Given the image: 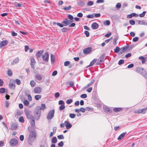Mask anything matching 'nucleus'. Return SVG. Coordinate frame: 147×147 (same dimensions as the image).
<instances>
[{"mask_svg":"<svg viewBox=\"0 0 147 147\" xmlns=\"http://www.w3.org/2000/svg\"><path fill=\"white\" fill-rule=\"evenodd\" d=\"M28 129L29 133L28 141L29 144H31L34 140L35 138L36 137V134L35 131L34 130H32L30 127H28Z\"/></svg>","mask_w":147,"mask_h":147,"instance_id":"f257e3e1","label":"nucleus"},{"mask_svg":"<svg viewBox=\"0 0 147 147\" xmlns=\"http://www.w3.org/2000/svg\"><path fill=\"white\" fill-rule=\"evenodd\" d=\"M41 111L39 106H37L34 111V116L35 119L37 120L39 119L41 115Z\"/></svg>","mask_w":147,"mask_h":147,"instance_id":"f03ea898","label":"nucleus"},{"mask_svg":"<svg viewBox=\"0 0 147 147\" xmlns=\"http://www.w3.org/2000/svg\"><path fill=\"white\" fill-rule=\"evenodd\" d=\"M136 71L142 75L146 78H147V73L146 71L142 68L138 67L136 68Z\"/></svg>","mask_w":147,"mask_h":147,"instance_id":"7ed1b4c3","label":"nucleus"},{"mask_svg":"<svg viewBox=\"0 0 147 147\" xmlns=\"http://www.w3.org/2000/svg\"><path fill=\"white\" fill-rule=\"evenodd\" d=\"M106 59L105 54L103 53L99 57L97 61V64H100L101 63L103 62Z\"/></svg>","mask_w":147,"mask_h":147,"instance_id":"20e7f679","label":"nucleus"},{"mask_svg":"<svg viewBox=\"0 0 147 147\" xmlns=\"http://www.w3.org/2000/svg\"><path fill=\"white\" fill-rule=\"evenodd\" d=\"M55 113L54 109L50 111L48 113L47 116V119L48 120L51 119L54 117Z\"/></svg>","mask_w":147,"mask_h":147,"instance_id":"39448f33","label":"nucleus"},{"mask_svg":"<svg viewBox=\"0 0 147 147\" xmlns=\"http://www.w3.org/2000/svg\"><path fill=\"white\" fill-rule=\"evenodd\" d=\"M25 114L26 115L27 118L28 119H33L34 117L31 115V111L28 110H26L25 111Z\"/></svg>","mask_w":147,"mask_h":147,"instance_id":"423d86ee","label":"nucleus"},{"mask_svg":"<svg viewBox=\"0 0 147 147\" xmlns=\"http://www.w3.org/2000/svg\"><path fill=\"white\" fill-rule=\"evenodd\" d=\"M18 144V140L15 138H12L11 139L9 142L10 145L12 146H16Z\"/></svg>","mask_w":147,"mask_h":147,"instance_id":"0eeeda50","label":"nucleus"},{"mask_svg":"<svg viewBox=\"0 0 147 147\" xmlns=\"http://www.w3.org/2000/svg\"><path fill=\"white\" fill-rule=\"evenodd\" d=\"M42 58L43 61L47 62L49 61V55L48 53L46 52L42 55Z\"/></svg>","mask_w":147,"mask_h":147,"instance_id":"6e6552de","label":"nucleus"},{"mask_svg":"<svg viewBox=\"0 0 147 147\" xmlns=\"http://www.w3.org/2000/svg\"><path fill=\"white\" fill-rule=\"evenodd\" d=\"M72 22V21L68 20L67 18H65L62 22V24L64 26H66L69 25Z\"/></svg>","mask_w":147,"mask_h":147,"instance_id":"1a4fd4ad","label":"nucleus"},{"mask_svg":"<svg viewBox=\"0 0 147 147\" xmlns=\"http://www.w3.org/2000/svg\"><path fill=\"white\" fill-rule=\"evenodd\" d=\"M7 43V41L6 40H5L2 41L0 43V48H1L3 47L6 46Z\"/></svg>","mask_w":147,"mask_h":147,"instance_id":"9d476101","label":"nucleus"},{"mask_svg":"<svg viewBox=\"0 0 147 147\" xmlns=\"http://www.w3.org/2000/svg\"><path fill=\"white\" fill-rule=\"evenodd\" d=\"M92 51V49L90 47H88L83 50V52L85 54H88Z\"/></svg>","mask_w":147,"mask_h":147,"instance_id":"9b49d317","label":"nucleus"},{"mask_svg":"<svg viewBox=\"0 0 147 147\" xmlns=\"http://www.w3.org/2000/svg\"><path fill=\"white\" fill-rule=\"evenodd\" d=\"M41 91V88L40 87H37L35 88L34 90V92L36 94H39Z\"/></svg>","mask_w":147,"mask_h":147,"instance_id":"f8f14e48","label":"nucleus"},{"mask_svg":"<svg viewBox=\"0 0 147 147\" xmlns=\"http://www.w3.org/2000/svg\"><path fill=\"white\" fill-rule=\"evenodd\" d=\"M30 119V124L31 125V127H31L32 129V128L34 129L35 127L34 118V117L33 118V119Z\"/></svg>","mask_w":147,"mask_h":147,"instance_id":"ddd939ff","label":"nucleus"},{"mask_svg":"<svg viewBox=\"0 0 147 147\" xmlns=\"http://www.w3.org/2000/svg\"><path fill=\"white\" fill-rule=\"evenodd\" d=\"M64 125L66 126V128L69 129L72 127V125L69 122L67 121H65L64 122Z\"/></svg>","mask_w":147,"mask_h":147,"instance_id":"4468645a","label":"nucleus"},{"mask_svg":"<svg viewBox=\"0 0 147 147\" xmlns=\"http://www.w3.org/2000/svg\"><path fill=\"white\" fill-rule=\"evenodd\" d=\"M104 111L105 112L108 113H111L112 112V110L110 109L109 107H103Z\"/></svg>","mask_w":147,"mask_h":147,"instance_id":"2eb2a0df","label":"nucleus"},{"mask_svg":"<svg viewBox=\"0 0 147 147\" xmlns=\"http://www.w3.org/2000/svg\"><path fill=\"white\" fill-rule=\"evenodd\" d=\"M31 60V67L33 69L34 68V65L36 63V61L35 59L33 57H32L30 59Z\"/></svg>","mask_w":147,"mask_h":147,"instance_id":"dca6fc26","label":"nucleus"},{"mask_svg":"<svg viewBox=\"0 0 147 147\" xmlns=\"http://www.w3.org/2000/svg\"><path fill=\"white\" fill-rule=\"evenodd\" d=\"M85 4V1L83 0H80L77 2V5L78 6L81 7L84 6Z\"/></svg>","mask_w":147,"mask_h":147,"instance_id":"f3484780","label":"nucleus"},{"mask_svg":"<svg viewBox=\"0 0 147 147\" xmlns=\"http://www.w3.org/2000/svg\"><path fill=\"white\" fill-rule=\"evenodd\" d=\"M43 52V50H40L36 53V56L38 59L42 55Z\"/></svg>","mask_w":147,"mask_h":147,"instance_id":"a211bd4d","label":"nucleus"},{"mask_svg":"<svg viewBox=\"0 0 147 147\" xmlns=\"http://www.w3.org/2000/svg\"><path fill=\"white\" fill-rule=\"evenodd\" d=\"M9 87L11 89L13 90L15 88V86L14 84V83L10 82L9 84Z\"/></svg>","mask_w":147,"mask_h":147,"instance_id":"6ab92c4d","label":"nucleus"},{"mask_svg":"<svg viewBox=\"0 0 147 147\" xmlns=\"http://www.w3.org/2000/svg\"><path fill=\"white\" fill-rule=\"evenodd\" d=\"M92 28L93 29H96L98 27V24L96 23H93L92 24Z\"/></svg>","mask_w":147,"mask_h":147,"instance_id":"aec40b11","label":"nucleus"},{"mask_svg":"<svg viewBox=\"0 0 147 147\" xmlns=\"http://www.w3.org/2000/svg\"><path fill=\"white\" fill-rule=\"evenodd\" d=\"M19 61V59L18 57H17L15 58L13 61L11 62V64L12 65H14L15 64L17 63H18Z\"/></svg>","mask_w":147,"mask_h":147,"instance_id":"412c9836","label":"nucleus"},{"mask_svg":"<svg viewBox=\"0 0 147 147\" xmlns=\"http://www.w3.org/2000/svg\"><path fill=\"white\" fill-rule=\"evenodd\" d=\"M126 134V132H124L121 134L118 138L117 139L119 140H121L123 138Z\"/></svg>","mask_w":147,"mask_h":147,"instance_id":"4be33fe9","label":"nucleus"},{"mask_svg":"<svg viewBox=\"0 0 147 147\" xmlns=\"http://www.w3.org/2000/svg\"><path fill=\"white\" fill-rule=\"evenodd\" d=\"M147 109V107H144L142 109H140V112L142 114L145 113Z\"/></svg>","mask_w":147,"mask_h":147,"instance_id":"5701e85b","label":"nucleus"},{"mask_svg":"<svg viewBox=\"0 0 147 147\" xmlns=\"http://www.w3.org/2000/svg\"><path fill=\"white\" fill-rule=\"evenodd\" d=\"M96 61V59H94L90 63V65L88 66V67H90L92 66Z\"/></svg>","mask_w":147,"mask_h":147,"instance_id":"b1692460","label":"nucleus"},{"mask_svg":"<svg viewBox=\"0 0 147 147\" xmlns=\"http://www.w3.org/2000/svg\"><path fill=\"white\" fill-rule=\"evenodd\" d=\"M128 48V47H127L125 46L124 47H123L121 48V54L123 53L124 51H125Z\"/></svg>","mask_w":147,"mask_h":147,"instance_id":"393cba45","label":"nucleus"},{"mask_svg":"<svg viewBox=\"0 0 147 147\" xmlns=\"http://www.w3.org/2000/svg\"><path fill=\"white\" fill-rule=\"evenodd\" d=\"M36 83L34 80H31L30 82V84L32 87H33L36 85Z\"/></svg>","mask_w":147,"mask_h":147,"instance_id":"a878e982","label":"nucleus"},{"mask_svg":"<svg viewBox=\"0 0 147 147\" xmlns=\"http://www.w3.org/2000/svg\"><path fill=\"white\" fill-rule=\"evenodd\" d=\"M51 63H53L54 61L55 60V57L52 54L51 55Z\"/></svg>","mask_w":147,"mask_h":147,"instance_id":"bb28decb","label":"nucleus"},{"mask_svg":"<svg viewBox=\"0 0 147 147\" xmlns=\"http://www.w3.org/2000/svg\"><path fill=\"white\" fill-rule=\"evenodd\" d=\"M51 141L53 143H56L57 141V139L56 137H53Z\"/></svg>","mask_w":147,"mask_h":147,"instance_id":"cd10ccee","label":"nucleus"},{"mask_svg":"<svg viewBox=\"0 0 147 147\" xmlns=\"http://www.w3.org/2000/svg\"><path fill=\"white\" fill-rule=\"evenodd\" d=\"M53 24H57V25L59 26V27H60L61 28H62L63 26H64L63 25V24H61L59 22L56 23V22H53Z\"/></svg>","mask_w":147,"mask_h":147,"instance_id":"c85d7f7f","label":"nucleus"},{"mask_svg":"<svg viewBox=\"0 0 147 147\" xmlns=\"http://www.w3.org/2000/svg\"><path fill=\"white\" fill-rule=\"evenodd\" d=\"M36 78L38 80H41L42 79V77L40 75H37L35 76Z\"/></svg>","mask_w":147,"mask_h":147,"instance_id":"c756f323","label":"nucleus"},{"mask_svg":"<svg viewBox=\"0 0 147 147\" xmlns=\"http://www.w3.org/2000/svg\"><path fill=\"white\" fill-rule=\"evenodd\" d=\"M122 110L121 108H115L113 109V111L115 112H117L120 111Z\"/></svg>","mask_w":147,"mask_h":147,"instance_id":"7c9ffc66","label":"nucleus"},{"mask_svg":"<svg viewBox=\"0 0 147 147\" xmlns=\"http://www.w3.org/2000/svg\"><path fill=\"white\" fill-rule=\"evenodd\" d=\"M25 105L27 106L29 104V102L27 100H24L23 102Z\"/></svg>","mask_w":147,"mask_h":147,"instance_id":"2f4dec72","label":"nucleus"},{"mask_svg":"<svg viewBox=\"0 0 147 147\" xmlns=\"http://www.w3.org/2000/svg\"><path fill=\"white\" fill-rule=\"evenodd\" d=\"M19 121L20 123H24V117L22 116L20 117L19 118Z\"/></svg>","mask_w":147,"mask_h":147,"instance_id":"473e14b6","label":"nucleus"},{"mask_svg":"<svg viewBox=\"0 0 147 147\" xmlns=\"http://www.w3.org/2000/svg\"><path fill=\"white\" fill-rule=\"evenodd\" d=\"M17 126L15 124H13L11 126V129L13 130H15L17 128Z\"/></svg>","mask_w":147,"mask_h":147,"instance_id":"72a5a7b5","label":"nucleus"},{"mask_svg":"<svg viewBox=\"0 0 147 147\" xmlns=\"http://www.w3.org/2000/svg\"><path fill=\"white\" fill-rule=\"evenodd\" d=\"M40 111H41V110H44L46 108V107L45 106V104H42L41 107H40Z\"/></svg>","mask_w":147,"mask_h":147,"instance_id":"f704fd0d","label":"nucleus"},{"mask_svg":"<svg viewBox=\"0 0 147 147\" xmlns=\"http://www.w3.org/2000/svg\"><path fill=\"white\" fill-rule=\"evenodd\" d=\"M104 24L106 26H109L110 24V21L109 20H106L104 22Z\"/></svg>","mask_w":147,"mask_h":147,"instance_id":"c9c22d12","label":"nucleus"},{"mask_svg":"<svg viewBox=\"0 0 147 147\" xmlns=\"http://www.w3.org/2000/svg\"><path fill=\"white\" fill-rule=\"evenodd\" d=\"M41 97V96L40 95H36L35 96L34 98L36 100H38L40 99Z\"/></svg>","mask_w":147,"mask_h":147,"instance_id":"e433bc0d","label":"nucleus"},{"mask_svg":"<svg viewBox=\"0 0 147 147\" xmlns=\"http://www.w3.org/2000/svg\"><path fill=\"white\" fill-rule=\"evenodd\" d=\"M146 13V11H144L142 13L140 14L139 15V16L140 17H141V18L145 16Z\"/></svg>","mask_w":147,"mask_h":147,"instance_id":"4c0bfd02","label":"nucleus"},{"mask_svg":"<svg viewBox=\"0 0 147 147\" xmlns=\"http://www.w3.org/2000/svg\"><path fill=\"white\" fill-rule=\"evenodd\" d=\"M71 8L70 5L68 7H64L63 8L64 10H70Z\"/></svg>","mask_w":147,"mask_h":147,"instance_id":"58836bf2","label":"nucleus"},{"mask_svg":"<svg viewBox=\"0 0 147 147\" xmlns=\"http://www.w3.org/2000/svg\"><path fill=\"white\" fill-rule=\"evenodd\" d=\"M94 4V3L92 1H89L87 3V5L90 6Z\"/></svg>","mask_w":147,"mask_h":147,"instance_id":"ea45409f","label":"nucleus"},{"mask_svg":"<svg viewBox=\"0 0 147 147\" xmlns=\"http://www.w3.org/2000/svg\"><path fill=\"white\" fill-rule=\"evenodd\" d=\"M119 50L120 48L118 47H117L116 49H114V52L116 53H118L119 51Z\"/></svg>","mask_w":147,"mask_h":147,"instance_id":"a19ab883","label":"nucleus"},{"mask_svg":"<svg viewBox=\"0 0 147 147\" xmlns=\"http://www.w3.org/2000/svg\"><path fill=\"white\" fill-rule=\"evenodd\" d=\"M70 64V62L68 61H66L64 63V65L65 66H68Z\"/></svg>","mask_w":147,"mask_h":147,"instance_id":"79ce46f5","label":"nucleus"},{"mask_svg":"<svg viewBox=\"0 0 147 147\" xmlns=\"http://www.w3.org/2000/svg\"><path fill=\"white\" fill-rule=\"evenodd\" d=\"M73 101V100L71 99H68L66 101V103L68 104H71Z\"/></svg>","mask_w":147,"mask_h":147,"instance_id":"37998d69","label":"nucleus"},{"mask_svg":"<svg viewBox=\"0 0 147 147\" xmlns=\"http://www.w3.org/2000/svg\"><path fill=\"white\" fill-rule=\"evenodd\" d=\"M128 6V3L126 2L123 3L122 4V7L125 8L127 7Z\"/></svg>","mask_w":147,"mask_h":147,"instance_id":"c03bdc74","label":"nucleus"},{"mask_svg":"<svg viewBox=\"0 0 147 147\" xmlns=\"http://www.w3.org/2000/svg\"><path fill=\"white\" fill-rule=\"evenodd\" d=\"M69 117L71 118H74L76 117V115L74 114H70L69 115Z\"/></svg>","mask_w":147,"mask_h":147,"instance_id":"a18cd8bd","label":"nucleus"},{"mask_svg":"<svg viewBox=\"0 0 147 147\" xmlns=\"http://www.w3.org/2000/svg\"><path fill=\"white\" fill-rule=\"evenodd\" d=\"M7 74L9 76H11L12 75V72L10 70H8L7 72Z\"/></svg>","mask_w":147,"mask_h":147,"instance_id":"49530a36","label":"nucleus"},{"mask_svg":"<svg viewBox=\"0 0 147 147\" xmlns=\"http://www.w3.org/2000/svg\"><path fill=\"white\" fill-rule=\"evenodd\" d=\"M129 23L130 24L132 25H134L135 24V22L134 20H131L129 21Z\"/></svg>","mask_w":147,"mask_h":147,"instance_id":"de8ad7c7","label":"nucleus"},{"mask_svg":"<svg viewBox=\"0 0 147 147\" xmlns=\"http://www.w3.org/2000/svg\"><path fill=\"white\" fill-rule=\"evenodd\" d=\"M94 17V15L93 14L91 15H88L87 16V17L88 18H93Z\"/></svg>","mask_w":147,"mask_h":147,"instance_id":"09e8293b","label":"nucleus"},{"mask_svg":"<svg viewBox=\"0 0 147 147\" xmlns=\"http://www.w3.org/2000/svg\"><path fill=\"white\" fill-rule=\"evenodd\" d=\"M65 108V106L64 105H61L59 107V109L60 110H62Z\"/></svg>","mask_w":147,"mask_h":147,"instance_id":"8fccbe9b","label":"nucleus"},{"mask_svg":"<svg viewBox=\"0 0 147 147\" xmlns=\"http://www.w3.org/2000/svg\"><path fill=\"white\" fill-rule=\"evenodd\" d=\"M16 83L18 85H19L21 84V81L20 80L17 79L16 80Z\"/></svg>","mask_w":147,"mask_h":147,"instance_id":"3c124183","label":"nucleus"},{"mask_svg":"<svg viewBox=\"0 0 147 147\" xmlns=\"http://www.w3.org/2000/svg\"><path fill=\"white\" fill-rule=\"evenodd\" d=\"M5 89L4 88H0V92L3 93L5 92Z\"/></svg>","mask_w":147,"mask_h":147,"instance_id":"603ef678","label":"nucleus"},{"mask_svg":"<svg viewBox=\"0 0 147 147\" xmlns=\"http://www.w3.org/2000/svg\"><path fill=\"white\" fill-rule=\"evenodd\" d=\"M121 5L120 3H117L116 4V7L117 8H120L121 7Z\"/></svg>","mask_w":147,"mask_h":147,"instance_id":"864d4df0","label":"nucleus"},{"mask_svg":"<svg viewBox=\"0 0 147 147\" xmlns=\"http://www.w3.org/2000/svg\"><path fill=\"white\" fill-rule=\"evenodd\" d=\"M87 95L86 94H83L80 96L81 98H86L87 97Z\"/></svg>","mask_w":147,"mask_h":147,"instance_id":"5fc2aeb1","label":"nucleus"},{"mask_svg":"<svg viewBox=\"0 0 147 147\" xmlns=\"http://www.w3.org/2000/svg\"><path fill=\"white\" fill-rule=\"evenodd\" d=\"M68 29L66 28H63L61 29V31L62 32H65L67 31Z\"/></svg>","mask_w":147,"mask_h":147,"instance_id":"6e6d98bb","label":"nucleus"},{"mask_svg":"<svg viewBox=\"0 0 147 147\" xmlns=\"http://www.w3.org/2000/svg\"><path fill=\"white\" fill-rule=\"evenodd\" d=\"M84 34L86 35V37H88L89 36V33L87 31H85L84 32Z\"/></svg>","mask_w":147,"mask_h":147,"instance_id":"4d7b16f0","label":"nucleus"},{"mask_svg":"<svg viewBox=\"0 0 147 147\" xmlns=\"http://www.w3.org/2000/svg\"><path fill=\"white\" fill-rule=\"evenodd\" d=\"M124 61L123 59L120 60L118 62V64L119 65H121V64L123 63H124Z\"/></svg>","mask_w":147,"mask_h":147,"instance_id":"13d9d810","label":"nucleus"},{"mask_svg":"<svg viewBox=\"0 0 147 147\" xmlns=\"http://www.w3.org/2000/svg\"><path fill=\"white\" fill-rule=\"evenodd\" d=\"M57 138L59 139H63L64 138V136L63 135H60L58 136Z\"/></svg>","mask_w":147,"mask_h":147,"instance_id":"bf43d9fd","label":"nucleus"},{"mask_svg":"<svg viewBox=\"0 0 147 147\" xmlns=\"http://www.w3.org/2000/svg\"><path fill=\"white\" fill-rule=\"evenodd\" d=\"M63 142L61 141L60 143H59L58 145L59 146L61 147H62L63 145Z\"/></svg>","mask_w":147,"mask_h":147,"instance_id":"052dcab7","label":"nucleus"},{"mask_svg":"<svg viewBox=\"0 0 147 147\" xmlns=\"http://www.w3.org/2000/svg\"><path fill=\"white\" fill-rule=\"evenodd\" d=\"M59 105H64L65 104L64 102L62 100H60L59 102Z\"/></svg>","mask_w":147,"mask_h":147,"instance_id":"680f3d73","label":"nucleus"},{"mask_svg":"<svg viewBox=\"0 0 147 147\" xmlns=\"http://www.w3.org/2000/svg\"><path fill=\"white\" fill-rule=\"evenodd\" d=\"M11 35L13 36H16L17 35V34L15 32L13 31H12Z\"/></svg>","mask_w":147,"mask_h":147,"instance_id":"e2e57ef3","label":"nucleus"},{"mask_svg":"<svg viewBox=\"0 0 147 147\" xmlns=\"http://www.w3.org/2000/svg\"><path fill=\"white\" fill-rule=\"evenodd\" d=\"M93 14H94V17H99L100 16V13H93Z\"/></svg>","mask_w":147,"mask_h":147,"instance_id":"0e129e2a","label":"nucleus"},{"mask_svg":"<svg viewBox=\"0 0 147 147\" xmlns=\"http://www.w3.org/2000/svg\"><path fill=\"white\" fill-rule=\"evenodd\" d=\"M118 39V38L117 37L115 38L113 41V44L114 45H116V41L117 40V39Z\"/></svg>","mask_w":147,"mask_h":147,"instance_id":"69168bd1","label":"nucleus"},{"mask_svg":"<svg viewBox=\"0 0 147 147\" xmlns=\"http://www.w3.org/2000/svg\"><path fill=\"white\" fill-rule=\"evenodd\" d=\"M67 17L69 18L70 20H72L73 19V17L72 15L69 14L68 15Z\"/></svg>","mask_w":147,"mask_h":147,"instance_id":"338daca9","label":"nucleus"},{"mask_svg":"<svg viewBox=\"0 0 147 147\" xmlns=\"http://www.w3.org/2000/svg\"><path fill=\"white\" fill-rule=\"evenodd\" d=\"M77 16L80 18H81L83 16V15L81 13H79L77 14Z\"/></svg>","mask_w":147,"mask_h":147,"instance_id":"774afa93","label":"nucleus"}]
</instances>
